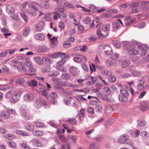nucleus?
Masks as SVG:
<instances>
[{"label": "nucleus", "mask_w": 149, "mask_h": 149, "mask_svg": "<svg viewBox=\"0 0 149 149\" xmlns=\"http://www.w3.org/2000/svg\"><path fill=\"white\" fill-rule=\"evenodd\" d=\"M134 44L138 45V48L141 50H145L147 47L146 45L136 42H134V44L130 42L126 43L124 46V48L127 51L128 53L130 55L138 54H139V52L138 50L135 49Z\"/></svg>", "instance_id": "f257e3e1"}, {"label": "nucleus", "mask_w": 149, "mask_h": 149, "mask_svg": "<svg viewBox=\"0 0 149 149\" xmlns=\"http://www.w3.org/2000/svg\"><path fill=\"white\" fill-rule=\"evenodd\" d=\"M21 95L20 91L12 90L7 92L5 94V97L6 99H10L11 103H15L19 100Z\"/></svg>", "instance_id": "f03ea898"}, {"label": "nucleus", "mask_w": 149, "mask_h": 149, "mask_svg": "<svg viewBox=\"0 0 149 149\" xmlns=\"http://www.w3.org/2000/svg\"><path fill=\"white\" fill-rule=\"evenodd\" d=\"M23 66L28 69L29 71L34 72L35 69L33 67V63L30 58H26L25 59Z\"/></svg>", "instance_id": "7ed1b4c3"}, {"label": "nucleus", "mask_w": 149, "mask_h": 149, "mask_svg": "<svg viewBox=\"0 0 149 149\" xmlns=\"http://www.w3.org/2000/svg\"><path fill=\"white\" fill-rule=\"evenodd\" d=\"M129 136L126 134H124L121 135L117 140V142L119 144L126 143V142L128 140Z\"/></svg>", "instance_id": "20e7f679"}, {"label": "nucleus", "mask_w": 149, "mask_h": 149, "mask_svg": "<svg viewBox=\"0 0 149 149\" xmlns=\"http://www.w3.org/2000/svg\"><path fill=\"white\" fill-rule=\"evenodd\" d=\"M34 97L33 95L31 94L27 93L24 95L23 96L24 100L25 102H30L33 101Z\"/></svg>", "instance_id": "39448f33"}, {"label": "nucleus", "mask_w": 149, "mask_h": 149, "mask_svg": "<svg viewBox=\"0 0 149 149\" xmlns=\"http://www.w3.org/2000/svg\"><path fill=\"white\" fill-rule=\"evenodd\" d=\"M49 0H45L42 1L41 4H38L37 5L39 7H40L44 9H48L49 8L50 6L49 3Z\"/></svg>", "instance_id": "423d86ee"}, {"label": "nucleus", "mask_w": 149, "mask_h": 149, "mask_svg": "<svg viewBox=\"0 0 149 149\" xmlns=\"http://www.w3.org/2000/svg\"><path fill=\"white\" fill-rule=\"evenodd\" d=\"M141 106L140 109L143 111H146L149 109V107L148 105V103L145 101H143L140 103Z\"/></svg>", "instance_id": "0eeeda50"}, {"label": "nucleus", "mask_w": 149, "mask_h": 149, "mask_svg": "<svg viewBox=\"0 0 149 149\" xmlns=\"http://www.w3.org/2000/svg\"><path fill=\"white\" fill-rule=\"evenodd\" d=\"M58 37L53 36L50 38V40L51 41L50 43V46L52 48H54L56 47L58 42V41L57 40Z\"/></svg>", "instance_id": "6e6552de"}, {"label": "nucleus", "mask_w": 149, "mask_h": 149, "mask_svg": "<svg viewBox=\"0 0 149 149\" xmlns=\"http://www.w3.org/2000/svg\"><path fill=\"white\" fill-rule=\"evenodd\" d=\"M103 49L107 54L109 55L111 54L112 50L110 45L108 44L104 45L103 46Z\"/></svg>", "instance_id": "1a4fd4ad"}, {"label": "nucleus", "mask_w": 149, "mask_h": 149, "mask_svg": "<svg viewBox=\"0 0 149 149\" xmlns=\"http://www.w3.org/2000/svg\"><path fill=\"white\" fill-rule=\"evenodd\" d=\"M69 70L70 73L73 75H76L79 72L78 69L77 67L74 66L71 67L69 69Z\"/></svg>", "instance_id": "9d476101"}, {"label": "nucleus", "mask_w": 149, "mask_h": 149, "mask_svg": "<svg viewBox=\"0 0 149 149\" xmlns=\"http://www.w3.org/2000/svg\"><path fill=\"white\" fill-rule=\"evenodd\" d=\"M21 115L24 119L27 120L30 119V115L25 110H21Z\"/></svg>", "instance_id": "9b49d317"}, {"label": "nucleus", "mask_w": 149, "mask_h": 149, "mask_svg": "<svg viewBox=\"0 0 149 149\" xmlns=\"http://www.w3.org/2000/svg\"><path fill=\"white\" fill-rule=\"evenodd\" d=\"M45 25L44 22L42 21L39 22L36 26V29L38 31H41Z\"/></svg>", "instance_id": "f8f14e48"}, {"label": "nucleus", "mask_w": 149, "mask_h": 149, "mask_svg": "<svg viewBox=\"0 0 149 149\" xmlns=\"http://www.w3.org/2000/svg\"><path fill=\"white\" fill-rule=\"evenodd\" d=\"M140 136L143 140L144 141L147 140L149 138V133L146 131H143L141 133Z\"/></svg>", "instance_id": "ddd939ff"}, {"label": "nucleus", "mask_w": 149, "mask_h": 149, "mask_svg": "<svg viewBox=\"0 0 149 149\" xmlns=\"http://www.w3.org/2000/svg\"><path fill=\"white\" fill-rule=\"evenodd\" d=\"M32 142L33 144L37 147H41L43 146V144L41 141L37 139L33 140Z\"/></svg>", "instance_id": "4468645a"}, {"label": "nucleus", "mask_w": 149, "mask_h": 149, "mask_svg": "<svg viewBox=\"0 0 149 149\" xmlns=\"http://www.w3.org/2000/svg\"><path fill=\"white\" fill-rule=\"evenodd\" d=\"M111 92V91L109 88L107 86L104 88L102 94L104 96H107L110 95Z\"/></svg>", "instance_id": "2eb2a0df"}, {"label": "nucleus", "mask_w": 149, "mask_h": 149, "mask_svg": "<svg viewBox=\"0 0 149 149\" xmlns=\"http://www.w3.org/2000/svg\"><path fill=\"white\" fill-rule=\"evenodd\" d=\"M1 30L3 33V36L6 37L9 36L11 35V33H9V30L6 28H1Z\"/></svg>", "instance_id": "dca6fc26"}, {"label": "nucleus", "mask_w": 149, "mask_h": 149, "mask_svg": "<svg viewBox=\"0 0 149 149\" xmlns=\"http://www.w3.org/2000/svg\"><path fill=\"white\" fill-rule=\"evenodd\" d=\"M32 133L33 135L35 136H40L43 135L44 132L41 130H35Z\"/></svg>", "instance_id": "f3484780"}, {"label": "nucleus", "mask_w": 149, "mask_h": 149, "mask_svg": "<svg viewBox=\"0 0 149 149\" xmlns=\"http://www.w3.org/2000/svg\"><path fill=\"white\" fill-rule=\"evenodd\" d=\"M35 38L40 41H43L45 39V37L44 35L41 33L37 34L35 36Z\"/></svg>", "instance_id": "a211bd4d"}, {"label": "nucleus", "mask_w": 149, "mask_h": 149, "mask_svg": "<svg viewBox=\"0 0 149 149\" xmlns=\"http://www.w3.org/2000/svg\"><path fill=\"white\" fill-rule=\"evenodd\" d=\"M28 84L31 87L36 86L37 85V82L35 79L31 80L27 82Z\"/></svg>", "instance_id": "6ab92c4d"}, {"label": "nucleus", "mask_w": 149, "mask_h": 149, "mask_svg": "<svg viewBox=\"0 0 149 149\" xmlns=\"http://www.w3.org/2000/svg\"><path fill=\"white\" fill-rule=\"evenodd\" d=\"M6 10L7 13L9 14L13 13L15 11L14 8L10 5L7 6Z\"/></svg>", "instance_id": "aec40b11"}, {"label": "nucleus", "mask_w": 149, "mask_h": 149, "mask_svg": "<svg viewBox=\"0 0 149 149\" xmlns=\"http://www.w3.org/2000/svg\"><path fill=\"white\" fill-rule=\"evenodd\" d=\"M0 116L1 117L4 119H8L10 117V115L7 111H2L0 114Z\"/></svg>", "instance_id": "412c9836"}, {"label": "nucleus", "mask_w": 149, "mask_h": 149, "mask_svg": "<svg viewBox=\"0 0 149 149\" xmlns=\"http://www.w3.org/2000/svg\"><path fill=\"white\" fill-rule=\"evenodd\" d=\"M101 85L97 83L96 84L95 87L92 90V91L93 93H96L101 88Z\"/></svg>", "instance_id": "4be33fe9"}, {"label": "nucleus", "mask_w": 149, "mask_h": 149, "mask_svg": "<svg viewBox=\"0 0 149 149\" xmlns=\"http://www.w3.org/2000/svg\"><path fill=\"white\" fill-rule=\"evenodd\" d=\"M101 73L102 74L106 75L107 76H110L112 74V72L111 71H109L107 69L102 70L101 71Z\"/></svg>", "instance_id": "5701e85b"}, {"label": "nucleus", "mask_w": 149, "mask_h": 149, "mask_svg": "<svg viewBox=\"0 0 149 149\" xmlns=\"http://www.w3.org/2000/svg\"><path fill=\"white\" fill-rule=\"evenodd\" d=\"M40 91L42 93L43 95L46 98H48L49 97V93L47 92L48 91L47 89H43L41 88L40 89Z\"/></svg>", "instance_id": "b1692460"}, {"label": "nucleus", "mask_w": 149, "mask_h": 149, "mask_svg": "<svg viewBox=\"0 0 149 149\" xmlns=\"http://www.w3.org/2000/svg\"><path fill=\"white\" fill-rule=\"evenodd\" d=\"M141 5L143 8L146 9L147 10L149 9V2L143 1L141 2Z\"/></svg>", "instance_id": "393cba45"}, {"label": "nucleus", "mask_w": 149, "mask_h": 149, "mask_svg": "<svg viewBox=\"0 0 149 149\" xmlns=\"http://www.w3.org/2000/svg\"><path fill=\"white\" fill-rule=\"evenodd\" d=\"M57 58L60 57L61 58H68L69 56L65 54L60 52H57Z\"/></svg>", "instance_id": "a878e982"}, {"label": "nucleus", "mask_w": 149, "mask_h": 149, "mask_svg": "<svg viewBox=\"0 0 149 149\" xmlns=\"http://www.w3.org/2000/svg\"><path fill=\"white\" fill-rule=\"evenodd\" d=\"M9 64L11 65H12L16 64L17 65H18V64H19L20 65H22V62L20 61H19L13 59L10 61V63H9Z\"/></svg>", "instance_id": "bb28decb"}, {"label": "nucleus", "mask_w": 149, "mask_h": 149, "mask_svg": "<svg viewBox=\"0 0 149 149\" xmlns=\"http://www.w3.org/2000/svg\"><path fill=\"white\" fill-rule=\"evenodd\" d=\"M36 10L33 9H29L27 10L26 12L28 14H31L33 16H36L37 15Z\"/></svg>", "instance_id": "cd10ccee"}, {"label": "nucleus", "mask_w": 149, "mask_h": 149, "mask_svg": "<svg viewBox=\"0 0 149 149\" xmlns=\"http://www.w3.org/2000/svg\"><path fill=\"white\" fill-rule=\"evenodd\" d=\"M26 129L29 131H32L34 129V126L31 123H28L25 126Z\"/></svg>", "instance_id": "c85d7f7f"}, {"label": "nucleus", "mask_w": 149, "mask_h": 149, "mask_svg": "<svg viewBox=\"0 0 149 149\" xmlns=\"http://www.w3.org/2000/svg\"><path fill=\"white\" fill-rule=\"evenodd\" d=\"M101 30L99 29H98L97 30V35L98 37L101 39L106 38L107 36L103 35L101 33Z\"/></svg>", "instance_id": "c756f323"}, {"label": "nucleus", "mask_w": 149, "mask_h": 149, "mask_svg": "<svg viewBox=\"0 0 149 149\" xmlns=\"http://www.w3.org/2000/svg\"><path fill=\"white\" fill-rule=\"evenodd\" d=\"M5 138L8 139H13L16 138L15 135L10 134H8L4 136Z\"/></svg>", "instance_id": "7c9ffc66"}, {"label": "nucleus", "mask_w": 149, "mask_h": 149, "mask_svg": "<svg viewBox=\"0 0 149 149\" xmlns=\"http://www.w3.org/2000/svg\"><path fill=\"white\" fill-rule=\"evenodd\" d=\"M51 15L50 13H47L45 14L44 15L43 19L45 21H49L51 19V18L49 17V16Z\"/></svg>", "instance_id": "2f4dec72"}, {"label": "nucleus", "mask_w": 149, "mask_h": 149, "mask_svg": "<svg viewBox=\"0 0 149 149\" xmlns=\"http://www.w3.org/2000/svg\"><path fill=\"white\" fill-rule=\"evenodd\" d=\"M43 62L47 64H50L52 63V61L48 57H44L42 58Z\"/></svg>", "instance_id": "473e14b6"}, {"label": "nucleus", "mask_w": 149, "mask_h": 149, "mask_svg": "<svg viewBox=\"0 0 149 149\" xmlns=\"http://www.w3.org/2000/svg\"><path fill=\"white\" fill-rule=\"evenodd\" d=\"M110 25L106 24L103 25L102 26V29L104 31H109L110 29Z\"/></svg>", "instance_id": "72a5a7b5"}, {"label": "nucleus", "mask_w": 149, "mask_h": 149, "mask_svg": "<svg viewBox=\"0 0 149 149\" xmlns=\"http://www.w3.org/2000/svg\"><path fill=\"white\" fill-rule=\"evenodd\" d=\"M120 93L123 96H124V97H127L128 95V93L127 91L125 89L123 88L121 89L120 90Z\"/></svg>", "instance_id": "f704fd0d"}, {"label": "nucleus", "mask_w": 149, "mask_h": 149, "mask_svg": "<svg viewBox=\"0 0 149 149\" xmlns=\"http://www.w3.org/2000/svg\"><path fill=\"white\" fill-rule=\"evenodd\" d=\"M66 61L65 59L62 60L58 62L56 64V68L60 67L63 65L66 62Z\"/></svg>", "instance_id": "c9c22d12"}, {"label": "nucleus", "mask_w": 149, "mask_h": 149, "mask_svg": "<svg viewBox=\"0 0 149 149\" xmlns=\"http://www.w3.org/2000/svg\"><path fill=\"white\" fill-rule=\"evenodd\" d=\"M95 110L97 112L100 113L103 111V109L101 105L98 104L96 106Z\"/></svg>", "instance_id": "e433bc0d"}, {"label": "nucleus", "mask_w": 149, "mask_h": 149, "mask_svg": "<svg viewBox=\"0 0 149 149\" xmlns=\"http://www.w3.org/2000/svg\"><path fill=\"white\" fill-rule=\"evenodd\" d=\"M70 77V74L66 73H64L61 75V77L64 79L68 80L69 79Z\"/></svg>", "instance_id": "4c0bfd02"}, {"label": "nucleus", "mask_w": 149, "mask_h": 149, "mask_svg": "<svg viewBox=\"0 0 149 149\" xmlns=\"http://www.w3.org/2000/svg\"><path fill=\"white\" fill-rule=\"evenodd\" d=\"M140 133V130H136L134 131V133L132 134V136L135 137L139 136Z\"/></svg>", "instance_id": "58836bf2"}, {"label": "nucleus", "mask_w": 149, "mask_h": 149, "mask_svg": "<svg viewBox=\"0 0 149 149\" xmlns=\"http://www.w3.org/2000/svg\"><path fill=\"white\" fill-rule=\"evenodd\" d=\"M24 79L22 78H20L17 79L16 80V83L18 84H22L24 82Z\"/></svg>", "instance_id": "ea45409f"}, {"label": "nucleus", "mask_w": 149, "mask_h": 149, "mask_svg": "<svg viewBox=\"0 0 149 149\" xmlns=\"http://www.w3.org/2000/svg\"><path fill=\"white\" fill-rule=\"evenodd\" d=\"M41 106V100H38L36 101L35 104V107L37 109H40Z\"/></svg>", "instance_id": "a19ab883"}, {"label": "nucleus", "mask_w": 149, "mask_h": 149, "mask_svg": "<svg viewBox=\"0 0 149 149\" xmlns=\"http://www.w3.org/2000/svg\"><path fill=\"white\" fill-rule=\"evenodd\" d=\"M73 100V98L70 97H69L68 99H65L64 100V103L66 105H69L70 104Z\"/></svg>", "instance_id": "79ce46f5"}, {"label": "nucleus", "mask_w": 149, "mask_h": 149, "mask_svg": "<svg viewBox=\"0 0 149 149\" xmlns=\"http://www.w3.org/2000/svg\"><path fill=\"white\" fill-rule=\"evenodd\" d=\"M35 60L36 62L39 64L41 65L43 63L42 59L40 57H36L35 58Z\"/></svg>", "instance_id": "37998d69"}, {"label": "nucleus", "mask_w": 149, "mask_h": 149, "mask_svg": "<svg viewBox=\"0 0 149 149\" xmlns=\"http://www.w3.org/2000/svg\"><path fill=\"white\" fill-rule=\"evenodd\" d=\"M7 143L9 146L12 148H15L17 147L16 144L13 141H9Z\"/></svg>", "instance_id": "c03bdc74"}, {"label": "nucleus", "mask_w": 149, "mask_h": 149, "mask_svg": "<svg viewBox=\"0 0 149 149\" xmlns=\"http://www.w3.org/2000/svg\"><path fill=\"white\" fill-rule=\"evenodd\" d=\"M30 31V28L29 27H25L24 31L23 34L25 36H27L29 34Z\"/></svg>", "instance_id": "a18cd8bd"}, {"label": "nucleus", "mask_w": 149, "mask_h": 149, "mask_svg": "<svg viewBox=\"0 0 149 149\" xmlns=\"http://www.w3.org/2000/svg\"><path fill=\"white\" fill-rule=\"evenodd\" d=\"M130 64V62L128 60H125L123 61L121 64V66L123 67L126 68Z\"/></svg>", "instance_id": "49530a36"}, {"label": "nucleus", "mask_w": 149, "mask_h": 149, "mask_svg": "<svg viewBox=\"0 0 149 149\" xmlns=\"http://www.w3.org/2000/svg\"><path fill=\"white\" fill-rule=\"evenodd\" d=\"M64 85L67 86L71 87L73 88H78L79 86V85L77 84H68V82L67 81H66L64 82Z\"/></svg>", "instance_id": "de8ad7c7"}, {"label": "nucleus", "mask_w": 149, "mask_h": 149, "mask_svg": "<svg viewBox=\"0 0 149 149\" xmlns=\"http://www.w3.org/2000/svg\"><path fill=\"white\" fill-rule=\"evenodd\" d=\"M21 65H21H20L19 64L17 65L15 64L10 66L12 68L15 69L17 68L18 71H20L21 70Z\"/></svg>", "instance_id": "09e8293b"}, {"label": "nucleus", "mask_w": 149, "mask_h": 149, "mask_svg": "<svg viewBox=\"0 0 149 149\" xmlns=\"http://www.w3.org/2000/svg\"><path fill=\"white\" fill-rule=\"evenodd\" d=\"M84 23L86 24H88L91 23V20L90 18L88 17H87L83 20Z\"/></svg>", "instance_id": "8fccbe9b"}, {"label": "nucleus", "mask_w": 149, "mask_h": 149, "mask_svg": "<svg viewBox=\"0 0 149 149\" xmlns=\"http://www.w3.org/2000/svg\"><path fill=\"white\" fill-rule=\"evenodd\" d=\"M65 8L63 7H58L55 8V10L60 13H63L65 10Z\"/></svg>", "instance_id": "3c124183"}, {"label": "nucleus", "mask_w": 149, "mask_h": 149, "mask_svg": "<svg viewBox=\"0 0 149 149\" xmlns=\"http://www.w3.org/2000/svg\"><path fill=\"white\" fill-rule=\"evenodd\" d=\"M74 60L76 63L81 62L82 61V59H81V56H80V55L78 56L74 57Z\"/></svg>", "instance_id": "603ef678"}, {"label": "nucleus", "mask_w": 149, "mask_h": 149, "mask_svg": "<svg viewBox=\"0 0 149 149\" xmlns=\"http://www.w3.org/2000/svg\"><path fill=\"white\" fill-rule=\"evenodd\" d=\"M133 75L135 77H138L141 74V72L139 71L135 70L133 71L132 73Z\"/></svg>", "instance_id": "864d4df0"}, {"label": "nucleus", "mask_w": 149, "mask_h": 149, "mask_svg": "<svg viewBox=\"0 0 149 149\" xmlns=\"http://www.w3.org/2000/svg\"><path fill=\"white\" fill-rule=\"evenodd\" d=\"M120 26V24L117 22H114L112 24V27L114 29H117Z\"/></svg>", "instance_id": "5fc2aeb1"}, {"label": "nucleus", "mask_w": 149, "mask_h": 149, "mask_svg": "<svg viewBox=\"0 0 149 149\" xmlns=\"http://www.w3.org/2000/svg\"><path fill=\"white\" fill-rule=\"evenodd\" d=\"M49 49L47 47L43 46L40 48V50L39 51L40 52L45 53L47 52Z\"/></svg>", "instance_id": "6e6d98bb"}, {"label": "nucleus", "mask_w": 149, "mask_h": 149, "mask_svg": "<svg viewBox=\"0 0 149 149\" xmlns=\"http://www.w3.org/2000/svg\"><path fill=\"white\" fill-rule=\"evenodd\" d=\"M89 149H96L98 148V146L95 143H91L89 147Z\"/></svg>", "instance_id": "4d7b16f0"}, {"label": "nucleus", "mask_w": 149, "mask_h": 149, "mask_svg": "<svg viewBox=\"0 0 149 149\" xmlns=\"http://www.w3.org/2000/svg\"><path fill=\"white\" fill-rule=\"evenodd\" d=\"M143 63H145L148 62H149V55H148L145 57L143 58L142 59Z\"/></svg>", "instance_id": "13d9d810"}, {"label": "nucleus", "mask_w": 149, "mask_h": 149, "mask_svg": "<svg viewBox=\"0 0 149 149\" xmlns=\"http://www.w3.org/2000/svg\"><path fill=\"white\" fill-rule=\"evenodd\" d=\"M71 45V43L70 41H66L63 44V47L66 48L69 47Z\"/></svg>", "instance_id": "bf43d9fd"}, {"label": "nucleus", "mask_w": 149, "mask_h": 149, "mask_svg": "<svg viewBox=\"0 0 149 149\" xmlns=\"http://www.w3.org/2000/svg\"><path fill=\"white\" fill-rule=\"evenodd\" d=\"M118 99L119 101L121 102H126L127 101V98L126 97H124V96H123V97L121 96H119L118 97Z\"/></svg>", "instance_id": "052dcab7"}, {"label": "nucleus", "mask_w": 149, "mask_h": 149, "mask_svg": "<svg viewBox=\"0 0 149 149\" xmlns=\"http://www.w3.org/2000/svg\"><path fill=\"white\" fill-rule=\"evenodd\" d=\"M8 53V51L7 50H5L2 52L0 53V57H6Z\"/></svg>", "instance_id": "680f3d73"}, {"label": "nucleus", "mask_w": 149, "mask_h": 149, "mask_svg": "<svg viewBox=\"0 0 149 149\" xmlns=\"http://www.w3.org/2000/svg\"><path fill=\"white\" fill-rule=\"evenodd\" d=\"M113 44L116 48H119L120 47V44L118 41H114L113 42Z\"/></svg>", "instance_id": "e2e57ef3"}, {"label": "nucleus", "mask_w": 149, "mask_h": 149, "mask_svg": "<svg viewBox=\"0 0 149 149\" xmlns=\"http://www.w3.org/2000/svg\"><path fill=\"white\" fill-rule=\"evenodd\" d=\"M28 5L29 7L32 8V9L36 10H38V8L36 6H35L32 3H29Z\"/></svg>", "instance_id": "0e129e2a"}, {"label": "nucleus", "mask_w": 149, "mask_h": 149, "mask_svg": "<svg viewBox=\"0 0 149 149\" xmlns=\"http://www.w3.org/2000/svg\"><path fill=\"white\" fill-rule=\"evenodd\" d=\"M50 70V67L49 66H46L43 67L42 69V71L43 72H48Z\"/></svg>", "instance_id": "69168bd1"}, {"label": "nucleus", "mask_w": 149, "mask_h": 149, "mask_svg": "<svg viewBox=\"0 0 149 149\" xmlns=\"http://www.w3.org/2000/svg\"><path fill=\"white\" fill-rule=\"evenodd\" d=\"M119 57V55L117 53L113 54L111 56V59L113 60H116L118 59Z\"/></svg>", "instance_id": "338daca9"}, {"label": "nucleus", "mask_w": 149, "mask_h": 149, "mask_svg": "<svg viewBox=\"0 0 149 149\" xmlns=\"http://www.w3.org/2000/svg\"><path fill=\"white\" fill-rule=\"evenodd\" d=\"M61 149H71L70 146L69 144L62 145L61 147Z\"/></svg>", "instance_id": "774afa93"}]
</instances>
